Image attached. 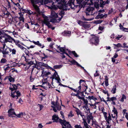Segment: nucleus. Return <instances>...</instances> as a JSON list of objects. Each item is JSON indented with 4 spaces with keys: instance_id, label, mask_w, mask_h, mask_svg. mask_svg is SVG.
Segmentation results:
<instances>
[{
    "instance_id": "1",
    "label": "nucleus",
    "mask_w": 128,
    "mask_h": 128,
    "mask_svg": "<svg viewBox=\"0 0 128 128\" xmlns=\"http://www.w3.org/2000/svg\"><path fill=\"white\" fill-rule=\"evenodd\" d=\"M65 0H54L59 5L58 6H60V8H63L64 10H69L70 8L72 9H74L75 8H79L78 5H75V2H76V0H69L67 4L65 5H64V3Z\"/></svg>"
},
{
    "instance_id": "2",
    "label": "nucleus",
    "mask_w": 128,
    "mask_h": 128,
    "mask_svg": "<svg viewBox=\"0 0 128 128\" xmlns=\"http://www.w3.org/2000/svg\"><path fill=\"white\" fill-rule=\"evenodd\" d=\"M43 17L44 19L42 21L43 23L45 24L48 28H51L52 30H54L55 28L52 27V26L50 23V22H52L53 23H54L56 22H59L55 19H51L49 20V17L44 15H43Z\"/></svg>"
},
{
    "instance_id": "3",
    "label": "nucleus",
    "mask_w": 128,
    "mask_h": 128,
    "mask_svg": "<svg viewBox=\"0 0 128 128\" xmlns=\"http://www.w3.org/2000/svg\"><path fill=\"white\" fill-rule=\"evenodd\" d=\"M13 88L10 87L9 88L11 90L12 92L11 93V96L13 98H16V99H17L18 96H20L21 94L20 92L18 91L15 90L14 92H13L14 90H16L17 88V86L15 84L12 85Z\"/></svg>"
},
{
    "instance_id": "4",
    "label": "nucleus",
    "mask_w": 128,
    "mask_h": 128,
    "mask_svg": "<svg viewBox=\"0 0 128 128\" xmlns=\"http://www.w3.org/2000/svg\"><path fill=\"white\" fill-rule=\"evenodd\" d=\"M30 3L36 11L38 14L40 13V10L36 4L40 3L42 4L43 3V0H30Z\"/></svg>"
},
{
    "instance_id": "5",
    "label": "nucleus",
    "mask_w": 128,
    "mask_h": 128,
    "mask_svg": "<svg viewBox=\"0 0 128 128\" xmlns=\"http://www.w3.org/2000/svg\"><path fill=\"white\" fill-rule=\"evenodd\" d=\"M59 122L62 126V128H72L69 122L66 121L64 119L62 120L60 119Z\"/></svg>"
},
{
    "instance_id": "6",
    "label": "nucleus",
    "mask_w": 128,
    "mask_h": 128,
    "mask_svg": "<svg viewBox=\"0 0 128 128\" xmlns=\"http://www.w3.org/2000/svg\"><path fill=\"white\" fill-rule=\"evenodd\" d=\"M94 8L91 6L87 8L85 12L86 16L94 15L95 12L92 13L94 10Z\"/></svg>"
},
{
    "instance_id": "7",
    "label": "nucleus",
    "mask_w": 128,
    "mask_h": 128,
    "mask_svg": "<svg viewBox=\"0 0 128 128\" xmlns=\"http://www.w3.org/2000/svg\"><path fill=\"white\" fill-rule=\"evenodd\" d=\"M89 41L90 44H94L96 45L98 42V38L95 36H93L90 40Z\"/></svg>"
},
{
    "instance_id": "8",
    "label": "nucleus",
    "mask_w": 128,
    "mask_h": 128,
    "mask_svg": "<svg viewBox=\"0 0 128 128\" xmlns=\"http://www.w3.org/2000/svg\"><path fill=\"white\" fill-rule=\"evenodd\" d=\"M82 82H84L85 83V81L84 80H80L79 81V83L80 85V86H79L78 88H76V92H77L78 94H79L82 91V90H83L85 88L84 87V86H82H82H80Z\"/></svg>"
},
{
    "instance_id": "9",
    "label": "nucleus",
    "mask_w": 128,
    "mask_h": 128,
    "mask_svg": "<svg viewBox=\"0 0 128 128\" xmlns=\"http://www.w3.org/2000/svg\"><path fill=\"white\" fill-rule=\"evenodd\" d=\"M102 112L106 121L108 124H110L111 120H112V119L111 118V115L110 114V113H108V116L107 117V113L105 112H104L103 111H102Z\"/></svg>"
},
{
    "instance_id": "10",
    "label": "nucleus",
    "mask_w": 128,
    "mask_h": 128,
    "mask_svg": "<svg viewBox=\"0 0 128 128\" xmlns=\"http://www.w3.org/2000/svg\"><path fill=\"white\" fill-rule=\"evenodd\" d=\"M7 34H4L1 33L0 34V42L3 44L6 42Z\"/></svg>"
},
{
    "instance_id": "11",
    "label": "nucleus",
    "mask_w": 128,
    "mask_h": 128,
    "mask_svg": "<svg viewBox=\"0 0 128 128\" xmlns=\"http://www.w3.org/2000/svg\"><path fill=\"white\" fill-rule=\"evenodd\" d=\"M3 46L2 48L3 50L2 52L3 55L8 54L9 53V51H10V48L8 47H7L6 49H4L6 46V44H3Z\"/></svg>"
},
{
    "instance_id": "12",
    "label": "nucleus",
    "mask_w": 128,
    "mask_h": 128,
    "mask_svg": "<svg viewBox=\"0 0 128 128\" xmlns=\"http://www.w3.org/2000/svg\"><path fill=\"white\" fill-rule=\"evenodd\" d=\"M78 24L85 29L88 28L90 26V24H86L81 21H79Z\"/></svg>"
},
{
    "instance_id": "13",
    "label": "nucleus",
    "mask_w": 128,
    "mask_h": 128,
    "mask_svg": "<svg viewBox=\"0 0 128 128\" xmlns=\"http://www.w3.org/2000/svg\"><path fill=\"white\" fill-rule=\"evenodd\" d=\"M64 10L63 9V10H62L59 12L58 15L60 16V17H58L57 20L56 19V20L58 21V22H59L60 20H61L62 18L64 15L65 12L64 11Z\"/></svg>"
},
{
    "instance_id": "14",
    "label": "nucleus",
    "mask_w": 128,
    "mask_h": 128,
    "mask_svg": "<svg viewBox=\"0 0 128 128\" xmlns=\"http://www.w3.org/2000/svg\"><path fill=\"white\" fill-rule=\"evenodd\" d=\"M31 42H33L34 44L36 45H37L39 47L41 48H43L44 47V44H42L40 43L39 41H37L36 42H35L34 40H32Z\"/></svg>"
},
{
    "instance_id": "15",
    "label": "nucleus",
    "mask_w": 128,
    "mask_h": 128,
    "mask_svg": "<svg viewBox=\"0 0 128 128\" xmlns=\"http://www.w3.org/2000/svg\"><path fill=\"white\" fill-rule=\"evenodd\" d=\"M50 16L51 18H54L55 19L57 20V19L55 18H58V17L57 14L56 13V12L52 10L51 12V13Z\"/></svg>"
},
{
    "instance_id": "16",
    "label": "nucleus",
    "mask_w": 128,
    "mask_h": 128,
    "mask_svg": "<svg viewBox=\"0 0 128 128\" xmlns=\"http://www.w3.org/2000/svg\"><path fill=\"white\" fill-rule=\"evenodd\" d=\"M8 116H11L13 115H16L15 112H14V110L12 108H11L8 111Z\"/></svg>"
},
{
    "instance_id": "17",
    "label": "nucleus",
    "mask_w": 128,
    "mask_h": 128,
    "mask_svg": "<svg viewBox=\"0 0 128 128\" xmlns=\"http://www.w3.org/2000/svg\"><path fill=\"white\" fill-rule=\"evenodd\" d=\"M112 116V122H118V120H117L118 118L117 114H111Z\"/></svg>"
},
{
    "instance_id": "18",
    "label": "nucleus",
    "mask_w": 128,
    "mask_h": 128,
    "mask_svg": "<svg viewBox=\"0 0 128 128\" xmlns=\"http://www.w3.org/2000/svg\"><path fill=\"white\" fill-rule=\"evenodd\" d=\"M14 40V39L13 38H11L10 36L7 35V37H6V42H10L12 43V42Z\"/></svg>"
},
{
    "instance_id": "19",
    "label": "nucleus",
    "mask_w": 128,
    "mask_h": 128,
    "mask_svg": "<svg viewBox=\"0 0 128 128\" xmlns=\"http://www.w3.org/2000/svg\"><path fill=\"white\" fill-rule=\"evenodd\" d=\"M71 32L68 31H64L62 33V34L65 36H70V35Z\"/></svg>"
},
{
    "instance_id": "20",
    "label": "nucleus",
    "mask_w": 128,
    "mask_h": 128,
    "mask_svg": "<svg viewBox=\"0 0 128 128\" xmlns=\"http://www.w3.org/2000/svg\"><path fill=\"white\" fill-rule=\"evenodd\" d=\"M50 74V72L48 71H44V70H43L42 71V75L43 76V77L44 76H47Z\"/></svg>"
},
{
    "instance_id": "21",
    "label": "nucleus",
    "mask_w": 128,
    "mask_h": 128,
    "mask_svg": "<svg viewBox=\"0 0 128 128\" xmlns=\"http://www.w3.org/2000/svg\"><path fill=\"white\" fill-rule=\"evenodd\" d=\"M93 116L91 114H90L89 115L87 116V119L88 120V124H90L91 120L92 119Z\"/></svg>"
},
{
    "instance_id": "22",
    "label": "nucleus",
    "mask_w": 128,
    "mask_h": 128,
    "mask_svg": "<svg viewBox=\"0 0 128 128\" xmlns=\"http://www.w3.org/2000/svg\"><path fill=\"white\" fill-rule=\"evenodd\" d=\"M53 77H51L50 78V79H52L53 80V79L54 78H58L59 77L58 76V73L56 72V71H55V72L54 73L53 75Z\"/></svg>"
},
{
    "instance_id": "23",
    "label": "nucleus",
    "mask_w": 128,
    "mask_h": 128,
    "mask_svg": "<svg viewBox=\"0 0 128 128\" xmlns=\"http://www.w3.org/2000/svg\"><path fill=\"white\" fill-rule=\"evenodd\" d=\"M58 117L56 115H54L52 116V120H54V122H57L59 120V119Z\"/></svg>"
},
{
    "instance_id": "24",
    "label": "nucleus",
    "mask_w": 128,
    "mask_h": 128,
    "mask_svg": "<svg viewBox=\"0 0 128 128\" xmlns=\"http://www.w3.org/2000/svg\"><path fill=\"white\" fill-rule=\"evenodd\" d=\"M10 52L12 55L16 54V50L15 48H10Z\"/></svg>"
},
{
    "instance_id": "25",
    "label": "nucleus",
    "mask_w": 128,
    "mask_h": 128,
    "mask_svg": "<svg viewBox=\"0 0 128 128\" xmlns=\"http://www.w3.org/2000/svg\"><path fill=\"white\" fill-rule=\"evenodd\" d=\"M55 46L57 48H59V50L61 52H62L63 53H65V50L64 48H60V46H58L56 45H55Z\"/></svg>"
},
{
    "instance_id": "26",
    "label": "nucleus",
    "mask_w": 128,
    "mask_h": 128,
    "mask_svg": "<svg viewBox=\"0 0 128 128\" xmlns=\"http://www.w3.org/2000/svg\"><path fill=\"white\" fill-rule=\"evenodd\" d=\"M116 85H114L112 88L111 90V92L112 93L114 94L116 93Z\"/></svg>"
},
{
    "instance_id": "27",
    "label": "nucleus",
    "mask_w": 128,
    "mask_h": 128,
    "mask_svg": "<svg viewBox=\"0 0 128 128\" xmlns=\"http://www.w3.org/2000/svg\"><path fill=\"white\" fill-rule=\"evenodd\" d=\"M84 101V104L85 105L83 106V108H86V106L87 105L88 103V101L87 99H85L84 98L82 100Z\"/></svg>"
},
{
    "instance_id": "28",
    "label": "nucleus",
    "mask_w": 128,
    "mask_h": 128,
    "mask_svg": "<svg viewBox=\"0 0 128 128\" xmlns=\"http://www.w3.org/2000/svg\"><path fill=\"white\" fill-rule=\"evenodd\" d=\"M25 114L23 112H20L18 114H16V116L18 118L22 117L24 116H25Z\"/></svg>"
},
{
    "instance_id": "29",
    "label": "nucleus",
    "mask_w": 128,
    "mask_h": 128,
    "mask_svg": "<svg viewBox=\"0 0 128 128\" xmlns=\"http://www.w3.org/2000/svg\"><path fill=\"white\" fill-rule=\"evenodd\" d=\"M62 65H55L54 66L53 68L54 69H59L62 67Z\"/></svg>"
},
{
    "instance_id": "30",
    "label": "nucleus",
    "mask_w": 128,
    "mask_h": 128,
    "mask_svg": "<svg viewBox=\"0 0 128 128\" xmlns=\"http://www.w3.org/2000/svg\"><path fill=\"white\" fill-rule=\"evenodd\" d=\"M112 112H113V114H118V112L117 110L115 108V107L114 106L112 110Z\"/></svg>"
},
{
    "instance_id": "31",
    "label": "nucleus",
    "mask_w": 128,
    "mask_h": 128,
    "mask_svg": "<svg viewBox=\"0 0 128 128\" xmlns=\"http://www.w3.org/2000/svg\"><path fill=\"white\" fill-rule=\"evenodd\" d=\"M8 80L10 81V82H13L14 81V78H12L11 76H10L8 77Z\"/></svg>"
},
{
    "instance_id": "32",
    "label": "nucleus",
    "mask_w": 128,
    "mask_h": 128,
    "mask_svg": "<svg viewBox=\"0 0 128 128\" xmlns=\"http://www.w3.org/2000/svg\"><path fill=\"white\" fill-rule=\"evenodd\" d=\"M44 2L45 4H46L48 3H52V4H53L52 0H44Z\"/></svg>"
},
{
    "instance_id": "33",
    "label": "nucleus",
    "mask_w": 128,
    "mask_h": 128,
    "mask_svg": "<svg viewBox=\"0 0 128 128\" xmlns=\"http://www.w3.org/2000/svg\"><path fill=\"white\" fill-rule=\"evenodd\" d=\"M75 108H76V112L77 114L78 115H79L80 113H81L82 112H81V111H80V110L78 108H77L74 106H73Z\"/></svg>"
},
{
    "instance_id": "34",
    "label": "nucleus",
    "mask_w": 128,
    "mask_h": 128,
    "mask_svg": "<svg viewBox=\"0 0 128 128\" xmlns=\"http://www.w3.org/2000/svg\"><path fill=\"white\" fill-rule=\"evenodd\" d=\"M84 126L86 128H90V126L86 122H84Z\"/></svg>"
},
{
    "instance_id": "35",
    "label": "nucleus",
    "mask_w": 128,
    "mask_h": 128,
    "mask_svg": "<svg viewBox=\"0 0 128 128\" xmlns=\"http://www.w3.org/2000/svg\"><path fill=\"white\" fill-rule=\"evenodd\" d=\"M126 98V96L124 94H123L122 95V97L120 100L121 102H123L124 101V99H125Z\"/></svg>"
},
{
    "instance_id": "36",
    "label": "nucleus",
    "mask_w": 128,
    "mask_h": 128,
    "mask_svg": "<svg viewBox=\"0 0 128 128\" xmlns=\"http://www.w3.org/2000/svg\"><path fill=\"white\" fill-rule=\"evenodd\" d=\"M18 19H19L20 21H22L23 22H24V20L23 16H20L18 18Z\"/></svg>"
},
{
    "instance_id": "37",
    "label": "nucleus",
    "mask_w": 128,
    "mask_h": 128,
    "mask_svg": "<svg viewBox=\"0 0 128 128\" xmlns=\"http://www.w3.org/2000/svg\"><path fill=\"white\" fill-rule=\"evenodd\" d=\"M17 46L19 48H20L21 50H24V49H25V48L24 47L20 45L19 44H17Z\"/></svg>"
},
{
    "instance_id": "38",
    "label": "nucleus",
    "mask_w": 128,
    "mask_h": 128,
    "mask_svg": "<svg viewBox=\"0 0 128 128\" xmlns=\"http://www.w3.org/2000/svg\"><path fill=\"white\" fill-rule=\"evenodd\" d=\"M85 88L83 89V90H82V91L80 93H81L82 94L83 96L84 94V92H85L86 90L88 88V87L87 86H84Z\"/></svg>"
},
{
    "instance_id": "39",
    "label": "nucleus",
    "mask_w": 128,
    "mask_h": 128,
    "mask_svg": "<svg viewBox=\"0 0 128 128\" xmlns=\"http://www.w3.org/2000/svg\"><path fill=\"white\" fill-rule=\"evenodd\" d=\"M74 116V114H73L72 112V111H71L70 112L69 114H68V117L71 118L73 116Z\"/></svg>"
},
{
    "instance_id": "40",
    "label": "nucleus",
    "mask_w": 128,
    "mask_h": 128,
    "mask_svg": "<svg viewBox=\"0 0 128 128\" xmlns=\"http://www.w3.org/2000/svg\"><path fill=\"white\" fill-rule=\"evenodd\" d=\"M6 61L7 60L6 59L4 58H2L0 60V62L2 64L5 63Z\"/></svg>"
},
{
    "instance_id": "41",
    "label": "nucleus",
    "mask_w": 128,
    "mask_h": 128,
    "mask_svg": "<svg viewBox=\"0 0 128 128\" xmlns=\"http://www.w3.org/2000/svg\"><path fill=\"white\" fill-rule=\"evenodd\" d=\"M11 69V68L8 66H7V67H6L4 69V70L5 71V72H6V71L10 70V71H11V70H10Z\"/></svg>"
},
{
    "instance_id": "42",
    "label": "nucleus",
    "mask_w": 128,
    "mask_h": 128,
    "mask_svg": "<svg viewBox=\"0 0 128 128\" xmlns=\"http://www.w3.org/2000/svg\"><path fill=\"white\" fill-rule=\"evenodd\" d=\"M71 62L72 64H76L77 66L78 64V63L74 60H72Z\"/></svg>"
},
{
    "instance_id": "43",
    "label": "nucleus",
    "mask_w": 128,
    "mask_h": 128,
    "mask_svg": "<svg viewBox=\"0 0 128 128\" xmlns=\"http://www.w3.org/2000/svg\"><path fill=\"white\" fill-rule=\"evenodd\" d=\"M102 21L100 20H98L94 21V23L96 24H100L102 22Z\"/></svg>"
},
{
    "instance_id": "44",
    "label": "nucleus",
    "mask_w": 128,
    "mask_h": 128,
    "mask_svg": "<svg viewBox=\"0 0 128 128\" xmlns=\"http://www.w3.org/2000/svg\"><path fill=\"white\" fill-rule=\"evenodd\" d=\"M54 43L53 42H51L50 44L49 45V46L51 48H53V46L54 45Z\"/></svg>"
},
{
    "instance_id": "45",
    "label": "nucleus",
    "mask_w": 128,
    "mask_h": 128,
    "mask_svg": "<svg viewBox=\"0 0 128 128\" xmlns=\"http://www.w3.org/2000/svg\"><path fill=\"white\" fill-rule=\"evenodd\" d=\"M34 62L31 61H28V64H29L30 66H31L33 64H35Z\"/></svg>"
},
{
    "instance_id": "46",
    "label": "nucleus",
    "mask_w": 128,
    "mask_h": 128,
    "mask_svg": "<svg viewBox=\"0 0 128 128\" xmlns=\"http://www.w3.org/2000/svg\"><path fill=\"white\" fill-rule=\"evenodd\" d=\"M79 94L77 93L76 94V96H77L78 97L79 99H82V100H83V98H84V97H82V96H80L79 95H78V94Z\"/></svg>"
},
{
    "instance_id": "47",
    "label": "nucleus",
    "mask_w": 128,
    "mask_h": 128,
    "mask_svg": "<svg viewBox=\"0 0 128 128\" xmlns=\"http://www.w3.org/2000/svg\"><path fill=\"white\" fill-rule=\"evenodd\" d=\"M4 15H6L7 16H8L10 14V13L8 11H5L4 13Z\"/></svg>"
},
{
    "instance_id": "48",
    "label": "nucleus",
    "mask_w": 128,
    "mask_h": 128,
    "mask_svg": "<svg viewBox=\"0 0 128 128\" xmlns=\"http://www.w3.org/2000/svg\"><path fill=\"white\" fill-rule=\"evenodd\" d=\"M72 54L74 55V56L76 57H78V56L77 55V54L76 52L75 51H73L72 52Z\"/></svg>"
},
{
    "instance_id": "49",
    "label": "nucleus",
    "mask_w": 128,
    "mask_h": 128,
    "mask_svg": "<svg viewBox=\"0 0 128 128\" xmlns=\"http://www.w3.org/2000/svg\"><path fill=\"white\" fill-rule=\"evenodd\" d=\"M114 45L117 47H122V44L120 43H118L117 44H114Z\"/></svg>"
},
{
    "instance_id": "50",
    "label": "nucleus",
    "mask_w": 128,
    "mask_h": 128,
    "mask_svg": "<svg viewBox=\"0 0 128 128\" xmlns=\"http://www.w3.org/2000/svg\"><path fill=\"white\" fill-rule=\"evenodd\" d=\"M23 50L24 51L25 53L27 55H28V54L29 53V52L26 49V48H25V49H24Z\"/></svg>"
},
{
    "instance_id": "51",
    "label": "nucleus",
    "mask_w": 128,
    "mask_h": 128,
    "mask_svg": "<svg viewBox=\"0 0 128 128\" xmlns=\"http://www.w3.org/2000/svg\"><path fill=\"white\" fill-rule=\"evenodd\" d=\"M116 98L115 97H112L110 98V101H111L112 102L114 101V100H116Z\"/></svg>"
},
{
    "instance_id": "52",
    "label": "nucleus",
    "mask_w": 128,
    "mask_h": 128,
    "mask_svg": "<svg viewBox=\"0 0 128 128\" xmlns=\"http://www.w3.org/2000/svg\"><path fill=\"white\" fill-rule=\"evenodd\" d=\"M74 127L75 128H82L80 125H76L74 126Z\"/></svg>"
},
{
    "instance_id": "53",
    "label": "nucleus",
    "mask_w": 128,
    "mask_h": 128,
    "mask_svg": "<svg viewBox=\"0 0 128 128\" xmlns=\"http://www.w3.org/2000/svg\"><path fill=\"white\" fill-rule=\"evenodd\" d=\"M55 108L57 109L58 110H60L61 109V106H59V105H58V106H56Z\"/></svg>"
},
{
    "instance_id": "54",
    "label": "nucleus",
    "mask_w": 128,
    "mask_h": 128,
    "mask_svg": "<svg viewBox=\"0 0 128 128\" xmlns=\"http://www.w3.org/2000/svg\"><path fill=\"white\" fill-rule=\"evenodd\" d=\"M99 74L98 73V70H96L95 73L94 74V76H99Z\"/></svg>"
},
{
    "instance_id": "55",
    "label": "nucleus",
    "mask_w": 128,
    "mask_h": 128,
    "mask_svg": "<svg viewBox=\"0 0 128 128\" xmlns=\"http://www.w3.org/2000/svg\"><path fill=\"white\" fill-rule=\"evenodd\" d=\"M38 106H39V107H40V111L42 109V108H43V106H42V104H38Z\"/></svg>"
},
{
    "instance_id": "56",
    "label": "nucleus",
    "mask_w": 128,
    "mask_h": 128,
    "mask_svg": "<svg viewBox=\"0 0 128 128\" xmlns=\"http://www.w3.org/2000/svg\"><path fill=\"white\" fill-rule=\"evenodd\" d=\"M92 125H93L94 124V125L96 127V126L98 125L97 124V123H96V122H94V120H92Z\"/></svg>"
},
{
    "instance_id": "57",
    "label": "nucleus",
    "mask_w": 128,
    "mask_h": 128,
    "mask_svg": "<svg viewBox=\"0 0 128 128\" xmlns=\"http://www.w3.org/2000/svg\"><path fill=\"white\" fill-rule=\"evenodd\" d=\"M122 36V35H118V36L116 38L118 40H119L120 38H121Z\"/></svg>"
},
{
    "instance_id": "58",
    "label": "nucleus",
    "mask_w": 128,
    "mask_h": 128,
    "mask_svg": "<svg viewBox=\"0 0 128 128\" xmlns=\"http://www.w3.org/2000/svg\"><path fill=\"white\" fill-rule=\"evenodd\" d=\"M86 98H89L90 100L94 99V97L93 96H88V97Z\"/></svg>"
},
{
    "instance_id": "59",
    "label": "nucleus",
    "mask_w": 128,
    "mask_h": 128,
    "mask_svg": "<svg viewBox=\"0 0 128 128\" xmlns=\"http://www.w3.org/2000/svg\"><path fill=\"white\" fill-rule=\"evenodd\" d=\"M113 12V10L112 8H111V9L108 12V14H111L112 12Z\"/></svg>"
},
{
    "instance_id": "60",
    "label": "nucleus",
    "mask_w": 128,
    "mask_h": 128,
    "mask_svg": "<svg viewBox=\"0 0 128 128\" xmlns=\"http://www.w3.org/2000/svg\"><path fill=\"white\" fill-rule=\"evenodd\" d=\"M104 28V27L103 26H100L98 27V29L100 30H102Z\"/></svg>"
},
{
    "instance_id": "61",
    "label": "nucleus",
    "mask_w": 128,
    "mask_h": 128,
    "mask_svg": "<svg viewBox=\"0 0 128 128\" xmlns=\"http://www.w3.org/2000/svg\"><path fill=\"white\" fill-rule=\"evenodd\" d=\"M119 26L120 28V29L121 30H123L124 28L122 26V25L121 24H120Z\"/></svg>"
},
{
    "instance_id": "62",
    "label": "nucleus",
    "mask_w": 128,
    "mask_h": 128,
    "mask_svg": "<svg viewBox=\"0 0 128 128\" xmlns=\"http://www.w3.org/2000/svg\"><path fill=\"white\" fill-rule=\"evenodd\" d=\"M43 126L41 124H38V127L37 128H42Z\"/></svg>"
},
{
    "instance_id": "63",
    "label": "nucleus",
    "mask_w": 128,
    "mask_h": 128,
    "mask_svg": "<svg viewBox=\"0 0 128 128\" xmlns=\"http://www.w3.org/2000/svg\"><path fill=\"white\" fill-rule=\"evenodd\" d=\"M105 85L106 86H108V81H105Z\"/></svg>"
},
{
    "instance_id": "64",
    "label": "nucleus",
    "mask_w": 128,
    "mask_h": 128,
    "mask_svg": "<svg viewBox=\"0 0 128 128\" xmlns=\"http://www.w3.org/2000/svg\"><path fill=\"white\" fill-rule=\"evenodd\" d=\"M59 105V104L58 102V101L57 100L56 101V102H55V105H54L55 107H56V106H57Z\"/></svg>"
}]
</instances>
